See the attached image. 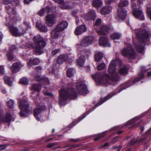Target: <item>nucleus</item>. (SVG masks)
<instances>
[{"mask_svg":"<svg viewBox=\"0 0 151 151\" xmlns=\"http://www.w3.org/2000/svg\"><path fill=\"white\" fill-rule=\"evenodd\" d=\"M29 150V149L28 148H24L23 149L21 150V151H28Z\"/></svg>","mask_w":151,"mask_h":151,"instance_id":"64","label":"nucleus"},{"mask_svg":"<svg viewBox=\"0 0 151 151\" xmlns=\"http://www.w3.org/2000/svg\"><path fill=\"white\" fill-rule=\"evenodd\" d=\"M68 25L67 22L65 21H62L58 24L52 31V38L53 39H58L60 37V32L64 31L67 27Z\"/></svg>","mask_w":151,"mask_h":151,"instance_id":"4","label":"nucleus"},{"mask_svg":"<svg viewBox=\"0 0 151 151\" xmlns=\"http://www.w3.org/2000/svg\"><path fill=\"white\" fill-rule=\"evenodd\" d=\"M19 108L21 110H23L26 113L31 111L32 108L30 106V103L28 101L22 99L18 103Z\"/></svg>","mask_w":151,"mask_h":151,"instance_id":"9","label":"nucleus"},{"mask_svg":"<svg viewBox=\"0 0 151 151\" xmlns=\"http://www.w3.org/2000/svg\"><path fill=\"white\" fill-rule=\"evenodd\" d=\"M112 96L111 95H107L106 96L103 98H101V99L99 100V102L97 103L94 107H93V109L91 111H89V113L91 112L92 111L94 110L96 107L101 105L102 104L107 101Z\"/></svg>","mask_w":151,"mask_h":151,"instance_id":"27","label":"nucleus"},{"mask_svg":"<svg viewBox=\"0 0 151 151\" xmlns=\"http://www.w3.org/2000/svg\"><path fill=\"white\" fill-rule=\"evenodd\" d=\"M85 19L87 20L94 21L96 17V12L93 10H91L85 15Z\"/></svg>","mask_w":151,"mask_h":151,"instance_id":"24","label":"nucleus"},{"mask_svg":"<svg viewBox=\"0 0 151 151\" xmlns=\"http://www.w3.org/2000/svg\"><path fill=\"white\" fill-rule=\"evenodd\" d=\"M112 10V7L110 6H106L103 7L101 10V13L102 15L109 14Z\"/></svg>","mask_w":151,"mask_h":151,"instance_id":"28","label":"nucleus"},{"mask_svg":"<svg viewBox=\"0 0 151 151\" xmlns=\"http://www.w3.org/2000/svg\"><path fill=\"white\" fill-rule=\"evenodd\" d=\"M34 79L36 81L39 82L42 86L48 85L50 83L49 79L44 76H36L35 77Z\"/></svg>","mask_w":151,"mask_h":151,"instance_id":"11","label":"nucleus"},{"mask_svg":"<svg viewBox=\"0 0 151 151\" xmlns=\"http://www.w3.org/2000/svg\"><path fill=\"white\" fill-rule=\"evenodd\" d=\"M77 97V95H60L59 100V104L62 105L68 98L71 99H75Z\"/></svg>","mask_w":151,"mask_h":151,"instance_id":"16","label":"nucleus"},{"mask_svg":"<svg viewBox=\"0 0 151 151\" xmlns=\"http://www.w3.org/2000/svg\"><path fill=\"white\" fill-rule=\"evenodd\" d=\"M36 27L37 29L40 32H45L48 31L47 27L42 24L40 21H37L36 22Z\"/></svg>","mask_w":151,"mask_h":151,"instance_id":"21","label":"nucleus"},{"mask_svg":"<svg viewBox=\"0 0 151 151\" xmlns=\"http://www.w3.org/2000/svg\"><path fill=\"white\" fill-rule=\"evenodd\" d=\"M4 80L6 84L9 86H13V79L12 77L5 76L4 78Z\"/></svg>","mask_w":151,"mask_h":151,"instance_id":"31","label":"nucleus"},{"mask_svg":"<svg viewBox=\"0 0 151 151\" xmlns=\"http://www.w3.org/2000/svg\"><path fill=\"white\" fill-rule=\"evenodd\" d=\"M33 40L35 44V51L36 54L40 55L44 53V48L46 45L45 39L40 35H37L34 37Z\"/></svg>","mask_w":151,"mask_h":151,"instance_id":"2","label":"nucleus"},{"mask_svg":"<svg viewBox=\"0 0 151 151\" xmlns=\"http://www.w3.org/2000/svg\"><path fill=\"white\" fill-rule=\"evenodd\" d=\"M76 89L80 94H86L89 93L87 86L82 83H80L77 85L76 86Z\"/></svg>","mask_w":151,"mask_h":151,"instance_id":"15","label":"nucleus"},{"mask_svg":"<svg viewBox=\"0 0 151 151\" xmlns=\"http://www.w3.org/2000/svg\"><path fill=\"white\" fill-rule=\"evenodd\" d=\"M59 51V49H56L54 50H53V51H52V52H51L52 55L53 56H54V55H55Z\"/></svg>","mask_w":151,"mask_h":151,"instance_id":"52","label":"nucleus"},{"mask_svg":"<svg viewBox=\"0 0 151 151\" xmlns=\"http://www.w3.org/2000/svg\"><path fill=\"white\" fill-rule=\"evenodd\" d=\"M122 148V146H119L118 147H117V151H120V150Z\"/></svg>","mask_w":151,"mask_h":151,"instance_id":"61","label":"nucleus"},{"mask_svg":"<svg viewBox=\"0 0 151 151\" xmlns=\"http://www.w3.org/2000/svg\"><path fill=\"white\" fill-rule=\"evenodd\" d=\"M87 29L86 25H80L77 27L76 29L74 31L75 34L76 35H79L85 32Z\"/></svg>","mask_w":151,"mask_h":151,"instance_id":"19","label":"nucleus"},{"mask_svg":"<svg viewBox=\"0 0 151 151\" xmlns=\"http://www.w3.org/2000/svg\"><path fill=\"white\" fill-rule=\"evenodd\" d=\"M24 24L25 26H26L27 27V28L28 29H31V27L30 25V24L29 22H24Z\"/></svg>","mask_w":151,"mask_h":151,"instance_id":"54","label":"nucleus"},{"mask_svg":"<svg viewBox=\"0 0 151 151\" xmlns=\"http://www.w3.org/2000/svg\"><path fill=\"white\" fill-rule=\"evenodd\" d=\"M99 43L100 45L104 47H110L111 45L109 42L108 39L105 37H100L99 40Z\"/></svg>","mask_w":151,"mask_h":151,"instance_id":"20","label":"nucleus"},{"mask_svg":"<svg viewBox=\"0 0 151 151\" xmlns=\"http://www.w3.org/2000/svg\"><path fill=\"white\" fill-rule=\"evenodd\" d=\"M73 69L72 68H69L67 71V76L69 78L72 77L73 76Z\"/></svg>","mask_w":151,"mask_h":151,"instance_id":"41","label":"nucleus"},{"mask_svg":"<svg viewBox=\"0 0 151 151\" xmlns=\"http://www.w3.org/2000/svg\"><path fill=\"white\" fill-rule=\"evenodd\" d=\"M40 62L39 59L37 58L34 59L30 58L27 64L28 65L32 67L34 65H38Z\"/></svg>","mask_w":151,"mask_h":151,"instance_id":"29","label":"nucleus"},{"mask_svg":"<svg viewBox=\"0 0 151 151\" xmlns=\"http://www.w3.org/2000/svg\"><path fill=\"white\" fill-rule=\"evenodd\" d=\"M70 141H72L74 142H78L80 141V139H69Z\"/></svg>","mask_w":151,"mask_h":151,"instance_id":"56","label":"nucleus"},{"mask_svg":"<svg viewBox=\"0 0 151 151\" xmlns=\"http://www.w3.org/2000/svg\"><path fill=\"white\" fill-rule=\"evenodd\" d=\"M10 50L9 51H12L13 52L14 50H16L17 49V47L15 45H12L10 47Z\"/></svg>","mask_w":151,"mask_h":151,"instance_id":"51","label":"nucleus"},{"mask_svg":"<svg viewBox=\"0 0 151 151\" xmlns=\"http://www.w3.org/2000/svg\"><path fill=\"white\" fill-rule=\"evenodd\" d=\"M114 0H105V2L106 4H110L114 1Z\"/></svg>","mask_w":151,"mask_h":151,"instance_id":"57","label":"nucleus"},{"mask_svg":"<svg viewBox=\"0 0 151 151\" xmlns=\"http://www.w3.org/2000/svg\"><path fill=\"white\" fill-rule=\"evenodd\" d=\"M46 107L44 104L40 105L38 108L34 109L33 111V114L36 119L39 121H40L41 113L45 110Z\"/></svg>","mask_w":151,"mask_h":151,"instance_id":"10","label":"nucleus"},{"mask_svg":"<svg viewBox=\"0 0 151 151\" xmlns=\"http://www.w3.org/2000/svg\"><path fill=\"white\" fill-rule=\"evenodd\" d=\"M122 55L129 59H134L136 55L135 51L131 45L128 44L127 47H124L121 50Z\"/></svg>","mask_w":151,"mask_h":151,"instance_id":"7","label":"nucleus"},{"mask_svg":"<svg viewBox=\"0 0 151 151\" xmlns=\"http://www.w3.org/2000/svg\"><path fill=\"white\" fill-rule=\"evenodd\" d=\"M120 63L119 58H117L115 60H112L110 64L108 70L109 73H112L111 75L97 73L92 75L93 79L96 82L99 83L104 81L108 82L110 81L114 82L118 81L120 77L118 73H116V67Z\"/></svg>","mask_w":151,"mask_h":151,"instance_id":"1","label":"nucleus"},{"mask_svg":"<svg viewBox=\"0 0 151 151\" xmlns=\"http://www.w3.org/2000/svg\"><path fill=\"white\" fill-rule=\"evenodd\" d=\"M7 146V145H0V150L2 151L5 150Z\"/></svg>","mask_w":151,"mask_h":151,"instance_id":"53","label":"nucleus"},{"mask_svg":"<svg viewBox=\"0 0 151 151\" xmlns=\"http://www.w3.org/2000/svg\"><path fill=\"white\" fill-rule=\"evenodd\" d=\"M105 66V64L104 63H101L97 66V69L98 70H101L104 69Z\"/></svg>","mask_w":151,"mask_h":151,"instance_id":"43","label":"nucleus"},{"mask_svg":"<svg viewBox=\"0 0 151 151\" xmlns=\"http://www.w3.org/2000/svg\"><path fill=\"white\" fill-rule=\"evenodd\" d=\"M5 72L4 68L3 65H0V75H3Z\"/></svg>","mask_w":151,"mask_h":151,"instance_id":"47","label":"nucleus"},{"mask_svg":"<svg viewBox=\"0 0 151 151\" xmlns=\"http://www.w3.org/2000/svg\"><path fill=\"white\" fill-rule=\"evenodd\" d=\"M44 9H42L39 12H38V14L40 16H43L45 15V12L44 10Z\"/></svg>","mask_w":151,"mask_h":151,"instance_id":"46","label":"nucleus"},{"mask_svg":"<svg viewBox=\"0 0 151 151\" xmlns=\"http://www.w3.org/2000/svg\"><path fill=\"white\" fill-rule=\"evenodd\" d=\"M136 35L137 38L141 39L143 42V45L142 44H138L136 45V47L137 51L142 53L144 50L145 46L144 40L149 38V35L147 31L145 30H139L136 32Z\"/></svg>","mask_w":151,"mask_h":151,"instance_id":"3","label":"nucleus"},{"mask_svg":"<svg viewBox=\"0 0 151 151\" xmlns=\"http://www.w3.org/2000/svg\"><path fill=\"white\" fill-rule=\"evenodd\" d=\"M20 64L18 62L14 63L11 68L12 72L15 73L19 71L20 70Z\"/></svg>","mask_w":151,"mask_h":151,"instance_id":"30","label":"nucleus"},{"mask_svg":"<svg viewBox=\"0 0 151 151\" xmlns=\"http://www.w3.org/2000/svg\"><path fill=\"white\" fill-rule=\"evenodd\" d=\"M42 69V67L41 66H38L36 67V70H41Z\"/></svg>","mask_w":151,"mask_h":151,"instance_id":"62","label":"nucleus"},{"mask_svg":"<svg viewBox=\"0 0 151 151\" xmlns=\"http://www.w3.org/2000/svg\"><path fill=\"white\" fill-rule=\"evenodd\" d=\"M44 10L45 13H49L51 11V9L50 7L49 6H46L45 8H44Z\"/></svg>","mask_w":151,"mask_h":151,"instance_id":"50","label":"nucleus"},{"mask_svg":"<svg viewBox=\"0 0 151 151\" xmlns=\"http://www.w3.org/2000/svg\"><path fill=\"white\" fill-rule=\"evenodd\" d=\"M132 14L136 19L142 21L144 20V17L142 10L140 9L137 8L132 10Z\"/></svg>","mask_w":151,"mask_h":151,"instance_id":"13","label":"nucleus"},{"mask_svg":"<svg viewBox=\"0 0 151 151\" xmlns=\"http://www.w3.org/2000/svg\"><path fill=\"white\" fill-rule=\"evenodd\" d=\"M133 1L132 2V10H134L135 9H137V3L135 2L134 1Z\"/></svg>","mask_w":151,"mask_h":151,"instance_id":"48","label":"nucleus"},{"mask_svg":"<svg viewBox=\"0 0 151 151\" xmlns=\"http://www.w3.org/2000/svg\"><path fill=\"white\" fill-rule=\"evenodd\" d=\"M103 57V54L101 52H98L95 55V60L98 62L101 60Z\"/></svg>","mask_w":151,"mask_h":151,"instance_id":"38","label":"nucleus"},{"mask_svg":"<svg viewBox=\"0 0 151 151\" xmlns=\"http://www.w3.org/2000/svg\"><path fill=\"white\" fill-rule=\"evenodd\" d=\"M68 58V56L67 54L61 55L59 56L57 60L56 63L60 65L66 61Z\"/></svg>","mask_w":151,"mask_h":151,"instance_id":"25","label":"nucleus"},{"mask_svg":"<svg viewBox=\"0 0 151 151\" xmlns=\"http://www.w3.org/2000/svg\"><path fill=\"white\" fill-rule=\"evenodd\" d=\"M31 89L34 91L39 92L41 89V86L40 84H34L32 85Z\"/></svg>","mask_w":151,"mask_h":151,"instance_id":"32","label":"nucleus"},{"mask_svg":"<svg viewBox=\"0 0 151 151\" xmlns=\"http://www.w3.org/2000/svg\"><path fill=\"white\" fill-rule=\"evenodd\" d=\"M107 132V131H104L102 133L97 134L95 136V137L93 139L94 140L97 141L103 138L106 135V134Z\"/></svg>","mask_w":151,"mask_h":151,"instance_id":"33","label":"nucleus"},{"mask_svg":"<svg viewBox=\"0 0 151 151\" xmlns=\"http://www.w3.org/2000/svg\"><path fill=\"white\" fill-rule=\"evenodd\" d=\"M59 94H77L75 88L64 87L61 88Z\"/></svg>","mask_w":151,"mask_h":151,"instance_id":"12","label":"nucleus"},{"mask_svg":"<svg viewBox=\"0 0 151 151\" xmlns=\"http://www.w3.org/2000/svg\"><path fill=\"white\" fill-rule=\"evenodd\" d=\"M55 16L53 14H48L45 17L46 24L49 26H52L54 23Z\"/></svg>","mask_w":151,"mask_h":151,"instance_id":"18","label":"nucleus"},{"mask_svg":"<svg viewBox=\"0 0 151 151\" xmlns=\"http://www.w3.org/2000/svg\"><path fill=\"white\" fill-rule=\"evenodd\" d=\"M119 137L118 136L114 137L112 140L111 142H112L113 144L115 143L117 141V140H116V139H118Z\"/></svg>","mask_w":151,"mask_h":151,"instance_id":"58","label":"nucleus"},{"mask_svg":"<svg viewBox=\"0 0 151 151\" xmlns=\"http://www.w3.org/2000/svg\"><path fill=\"white\" fill-rule=\"evenodd\" d=\"M76 23L77 24H78V23L79 22V18L78 17H76Z\"/></svg>","mask_w":151,"mask_h":151,"instance_id":"63","label":"nucleus"},{"mask_svg":"<svg viewBox=\"0 0 151 151\" xmlns=\"http://www.w3.org/2000/svg\"><path fill=\"white\" fill-rule=\"evenodd\" d=\"M3 4L6 5H8L5 6L6 9V12L9 15V17L10 19H12L15 20V15L16 11L15 10V6L13 5L15 2L12 1V0H4L3 1Z\"/></svg>","mask_w":151,"mask_h":151,"instance_id":"6","label":"nucleus"},{"mask_svg":"<svg viewBox=\"0 0 151 151\" xmlns=\"http://www.w3.org/2000/svg\"><path fill=\"white\" fill-rule=\"evenodd\" d=\"M146 11L149 17L151 20V8L147 7Z\"/></svg>","mask_w":151,"mask_h":151,"instance_id":"45","label":"nucleus"},{"mask_svg":"<svg viewBox=\"0 0 151 151\" xmlns=\"http://www.w3.org/2000/svg\"><path fill=\"white\" fill-rule=\"evenodd\" d=\"M141 72L139 73L137 77L134 78L132 81H129L125 83L124 86L121 88H120L117 91V92L119 93L123 90L131 86L133 84H134L136 82L140 81L144 78L145 73L146 72V68L143 66L141 67Z\"/></svg>","mask_w":151,"mask_h":151,"instance_id":"5","label":"nucleus"},{"mask_svg":"<svg viewBox=\"0 0 151 151\" xmlns=\"http://www.w3.org/2000/svg\"><path fill=\"white\" fill-rule=\"evenodd\" d=\"M85 62V60L83 58H80L76 60L77 63L78 65L80 67H82Z\"/></svg>","mask_w":151,"mask_h":151,"instance_id":"39","label":"nucleus"},{"mask_svg":"<svg viewBox=\"0 0 151 151\" xmlns=\"http://www.w3.org/2000/svg\"><path fill=\"white\" fill-rule=\"evenodd\" d=\"M13 53V52L12 51H9L6 53V55L9 61H12L14 58Z\"/></svg>","mask_w":151,"mask_h":151,"instance_id":"40","label":"nucleus"},{"mask_svg":"<svg viewBox=\"0 0 151 151\" xmlns=\"http://www.w3.org/2000/svg\"><path fill=\"white\" fill-rule=\"evenodd\" d=\"M129 2L127 0H120L118 6L119 7H125L128 6Z\"/></svg>","mask_w":151,"mask_h":151,"instance_id":"37","label":"nucleus"},{"mask_svg":"<svg viewBox=\"0 0 151 151\" xmlns=\"http://www.w3.org/2000/svg\"><path fill=\"white\" fill-rule=\"evenodd\" d=\"M121 36V34L117 32H115L111 35L110 37L114 40H118Z\"/></svg>","mask_w":151,"mask_h":151,"instance_id":"36","label":"nucleus"},{"mask_svg":"<svg viewBox=\"0 0 151 151\" xmlns=\"http://www.w3.org/2000/svg\"><path fill=\"white\" fill-rule=\"evenodd\" d=\"M25 113H26L23 110H21L20 113V115L22 117H25L26 116Z\"/></svg>","mask_w":151,"mask_h":151,"instance_id":"55","label":"nucleus"},{"mask_svg":"<svg viewBox=\"0 0 151 151\" xmlns=\"http://www.w3.org/2000/svg\"><path fill=\"white\" fill-rule=\"evenodd\" d=\"M102 4L101 0H94L92 2L93 6L96 8H98L101 6Z\"/></svg>","mask_w":151,"mask_h":151,"instance_id":"34","label":"nucleus"},{"mask_svg":"<svg viewBox=\"0 0 151 151\" xmlns=\"http://www.w3.org/2000/svg\"><path fill=\"white\" fill-rule=\"evenodd\" d=\"M101 23V19L99 18L96 20L94 24V26L98 33L101 35H105L109 32V31L111 29V28L109 26L103 25L101 26L99 29H97L96 27H95L100 26Z\"/></svg>","mask_w":151,"mask_h":151,"instance_id":"8","label":"nucleus"},{"mask_svg":"<svg viewBox=\"0 0 151 151\" xmlns=\"http://www.w3.org/2000/svg\"><path fill=\"white\" fill-rule=\"evenodd\" d=\"M147 138L146 137L140 139L139 140L134 139L131 141L129 143V145L130 146H132L136 143H139L140 142H144L145 143H147L149 141V140H147Z\"/></svg>","mask_w":151,"mask_h":151,"instance_id":"26","label":"nucleus"},{"mask_svg":"<svg viewBox=\"0 0 151 151\" xmlns=\"http://www.w3.org/2000/svg\"><path fill=\"white\" fill-rule=\"evenodd\" d=\"M61 5V8L62 9H67V6L65 5V2L63 4H60Z\"/></svg>","mask_w":151,"mask_h":151,"instance_id":"59","label":"nucleus"},{"mask_svg":"<svg viewBox=\"0 0 151 151\" xmlns=\"http://www.w3.org/2000/svg\"><path fill=\"white\" fill-rule=\"evenodd\" d=\"M117 13L119 17L122 19H124L127 15V11L124 8L119 9L117 10Z\"/></svg>","mask_w":151,"mask_h":151,"instance_id":"22","label":"nucleus"},{"mask_svg":"<svg viewBox=\"0 0 151 151\" xmlns=\"http://www.w3.org/2000/svg\"><path fill=\"white\" fill-rule=\"evenodd\" d=\"M9 30L12 35L15 36H20L21 33L18 31V29L17 27L11 25L9 27Z\"/></svg>","mask_w":151,"mask_h":151,"instance_id":"23","label":"nucleus"},{"mask_svg":"<svg viewBox=\"0 0 151 151\" xmlns=\"http://www.w3.org/2000/svg\"><path fill=\"white\" fill-rule=\"evenodd\" d=\"M57 145L56 142L52 143L49 144L47 146L48 148H51L52 147H53L55 145Z\"/></svg>","mask_w":151,"mask_h":151,"instance_id":"49","label":"nucleus"},{"mask_svg":"<svg viewBox=\"0 0 151 151\" xmlns=\"http://www.w3.org/2000/svg\"><path fill=\"white\" fill-rule=\"evenodd\" d=\"M12 119V116L10 114L7 113L4 115V111H0V121L7 122L11 121Z\"/></svg>","mask_w":151,"mask_h":151,"instance_id":"17","label":"nucleus"},{"mask_svg":"<svg viewBox=\"0 0 151 151\" xmlns=\"http://www.w3.org/2000/svg\"><path fill=\"white\" fill-rule=\"evenodd\" d=\"M119 72L120 74L124 75L128 74V70L126 66L125 65L122 68H120L119 70Z\"/></svg>","mask_w":151,"mask_h":151,"instance_id":"35","label":"nucleus"},{"mask_svg":"<svg viewBox=\"0 0 151 151\" xmlns=\"http://www.w3.org/2000/svg\"><path fill=\"white\" fill-rule=\"evenodd\" d=\"M94 39V37L92 36H86L82 40L81 45L84 47L88 46L93 43Z\"/></svg>","mask_w":151,"mask_h":151,"instance_id":"14","label":"nucleus"},{"mask_svg":"<svg viewBox=\"0 0 151 151\" xmlns=\"http://www.w3.org/2000/svg\"><path fill=\"white\" fill-rule=\"evenodd\" d=\"M14 102L13 101L10 100L8 101L7 102V105L9 108H13Z\"/></svg>","mask_w":151,"mask_h":151,"instance_id":"44","label":"nucleus"},{"mask_svg":"<svg viewBox=\"0 0 151 151\" xmlns=\"http://www.w3.org/2000/svg\"><path fill=\"white\" fill-rule=\"evenodd\" d=\"M19 83L24 85H27L29 83V81L27 78H23L20 80Z\"/></svg>","mask_w":151,"mask_h":151,"instance_id":"42","label":"nucleus"},{"mask_svg":"<svg viewBox=\"0 0 151 151\" xmlns=\"http://www.w3.org/2000/svg\"><path fill=\"white\" fill-rule=\"evenodd\" d=\"M109 145V143L108 142H106L105 143L104 145L101 146L100 147H99V148H101L104 147H107Z\"/></svg>","mask_w":151,"mask_h":151,"instance_id":"60","label":"nucleus"}]
</instances>
